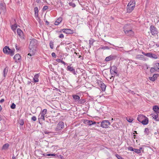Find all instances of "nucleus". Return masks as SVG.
Masks as SVG:
<instances>
[{"label": "nucleus", "instance_id": "f257e3e1", "mask_svg": "<svg viewBox=\"0 0 159 159\" xmlns=\"http://www.w3.org/2000/svg\"><path fill=\"white\" fill-rule=\"evenodd\" d=\"M135 5V2L134 0H132L128 3L127 7V12L130 13L134 10Z\"/></svg>", "mask_w": 159, "mask_h": 159}, {"label": "nucleus", "instance_id": "f03ea898", "mask_svg": "<svg viewBox=\"0 0 159 159\" xmlns=\"http://www.w3.org/2000/svg\"><path fill=\"white\" fill-rule=\"evenodd\" d=\"M3 52L4 53L8 54H10L11 56L14 54L15 50H13L11 49L8 47L5 46L3 49Z\"/></svg>", "mask_w": 159, "mask_h": 159}, {"label": "nucleus", "instance_id": "7ed1b4c3", "mask_svg": "<svg viewBox=\"0 0 159 159\" xmlns=\"http://www.w3.org/2000/svg\"><path fill=\"white\" fill-rule=\"evenodd\" d=\"M37 43L38 41L36 39H32L30 42L29 48L31 50L34 48H35Z\"/></svg>", "mask_w": 159, "mask_h": 159}, {"label": "nucleus", "instance_id": "20e7f679", "mask_svg": "<svg viewBox=\"0 0 159 159\" xmlns=\"http://www.w3.org/2000/svg\"><path fill=\"white\" fill-rule=\"evenodd\" d=\"M47 112V110L46 109H44L40 113V115L39 116L38 119L40 120H45L44 116L46 113Z\"/></svg>", "mask_w": 159, "mask_h": 159}, {"label": "nucleus", "instance_id": "39448f33", "mask_svg": "<svg viewBox=\"0 0 159 159\" xmlns=\"http://www.w3.org/2000/svg\"><path fill=\"white\" fill-rule=\"evenodd\" d=\"M110 125V123L108 120H103L101 124V126L103 128H107Z\"/></svg>", "mask_w": 159, "mask_h": 159}, {"label": "nucleus", "instance_id": "423d86ee", "mask_svg": "<svg viewBox=\"0 0 159 159\" xmlns=\"http://www.w3.org/2000/svg\"><path fill=\"white\" fill-rule=\"evenodd\" d=\"M64 127V123L62 122H59L57 125V126L56 128V131H58Z\"/></svg>", "mask_w": 159, "mask_h": 159}, {"label": "nucleus", "instance_id": "0eeeda50", "mask_svg": "<svg viewBox=\"0 0 159 159\" xmlns=\"http://www.w3.org/2000/svg\"><path fill=\"white\" fill-rule=\"evenodd\" d=\"M150 30L152 34L154 36L157 34V29L153 26H151L150 27Z\"/></svg>", "mask_w": 159, "mask_h": 159}, {"label": "nucleus", "instance_id": "6e6552de", "mask_svg": "<svg viewBox=\"0 0 159 159\" xmlns=\"http://www.w3.org/2000/svg\"><path fill=\"white\" fill-rule=\"evenodd\" d=\"M0 10H2L4 12L6 10V7L5 3L2 1H0Z\"/></svg>", "mask_w": 159, "mask_h": 159}, {"label": "nucleus", "instance_id": "1a4fd4ad", "mask_svg": "<svg viewBox=\"0 0 159 159\" xmlns=\"http://www.w3.org/2000/svg\"><path fill=\"white\" fill-rule=\"evenodd\" d=\"M116 56L111 55L106 57L105 59V60L106 61H108L112 60H114L116 59Z\"/></svg>", "mask_w": 159, "mask_h": 159}, {"label": "nucleus", "instance_id": "9d476101", "mask_svg": "<svg viewBox=\"0 0 159 159\" xmlns=\"http://www.w3.org/2000/svg\"><path fill=\"white\" fill-rule=\"evenodd\" d=\"M70 65V66H67V71H69L70 72H72V73L74 75H76V73L75 71V69L73 67H71L70 65Z\"/></svg>", "mask_w": 159, "mask_h": 159}, {"label": "nucleus", "instance_id": "9b49d317", "mask_svg": "<svg viewBox=\"0 0 159 159\" xmlns=\"http://www.w3.org/2000/svg\"><path fill=\"white\" fill-rule=\"evenodd\" d=\"M125 34L128 36H132L134 35V32L132 29L129 30H126L124 32Z\"/></svg>", "mask_w": 159, "mask_h": 159}, {"label": "nucleus", "instance_id": "f8f14e48", "mask_svg": "<svg viewBox=\"0 0 159 159\" xmlns=\"http://www.w3.org/2000/svg\"><path fill=\"white\" fill-rule=\"evenodd\" d=\"M14 59L16 62L20 61L21 60L20 56L19 54H16L14 57Z\"/></svg>", "mask_w": 159, "mask_h": 159}, {"label": "nucleus", "instance_id": "ddd939ff", "mask_svg": "<svg viewBox=\"0 0 159 159\" xmlns=\"http://www.w3.org/2000/svg\"><path fill=\"white\" fill-rule=\"evenodd\" d=\"M63 32L66 34H71L72 33V30L70 29H64L62 30Z\"/></svg>", "mask_w": 159, "mask_h": 159}, {"label": "nucleus", "instance_id": "4468645a", "mask_svg": "<svg viewBox=\"0 0 159 159\" xmlns=\"http://www.w3.org/2000/svg\"><path fill=\"white\" fill-rule=\"evenodd\" d=\"M99 85L100 87L101 88L102 90L103 91H105L106 89V86L101 81L100 82Z\"/></svg>", "mask_w": 159, "mask_h": 159}, {"label": "nucleus", "instance_id": "2eb2a0df", "mask_svg": "<svg viewBox=\"0 0 159 159\" xmlns=\"http://www.w3.org/2000/svg\"><path fill=\"white\" fill-rule=\"evenodd\" d=\"M147 55V57H149L151 58H154L155 59H157L158 58L157 55L150 53H148V54Z\"/></svg>", "mask_w": 159, "mask_h": 159}, {"label": "nucleus", "instance_id": "dca6fc26", "mask_svg": "<svg viewBox=\"0 0 159 159\" xmlns=\"http://www.w3.org/2000/svg\"><path fill=\"white\" fill-rule=\"evenodd\" d=\"M145 116L143 115H140L138 116L137 120L140 123L142 122Z\"/></svg>", "mask_w": 159, "mask_h": 159}, {"label": "nucleus", "instance_id": "f3484780", "mask_svg": "<svg viewBox=\"0 0 159 159\" xmlns=\"http://www.w3.org/2000/svg\"><path fill=\"white\" fill-rule=\"evenodd\" d=\"M131 27L130 24H127L125 25L123 27V30L124 32H125L126 30H129L131 29Z\"/></svg>", "mask_w": 159, "mask_h": 159}, {"label": "nucleus", "instance_id": "a211bd4d", "mask_svg": "<svg viewBox=\"0 0 159 159\" xmlns=\"http://www.w3.org/2000/svg\"><path fill=\"white\" fill-rule=\"evenodd\" d=\"M62 18L61 17H59L58 18L55 22L54 24L55 25H58L61 22Z\"/></svg>", "mask_w": 159, "mask_h": 159}, {"label": "nucleus", "instance_id": "6ab92c4d", "mask_svg": "<svg viewBox=\"0 0 159 159\" xmlns=\"http://www.w3.org/2000/svg\"><path fill=\"white\" fill-rule=\"evenodd\" d=\"M148 123V118L145 117L144 118L143 120L141 122L143 125H146Z\"/></svg>", "mask_w": 159, "mask_h": 159}, {"label": "nucleus", "instance_id": "aec40b11", "mask_svg": "<svg viewBox=\"0 0 159 159\" xmlns=\"http://www.w3.org/2000/svg\"><path fill=\"white\" fill-rule=\"evenodd\" d=\"M72 97L75 102L78 101L80 99V97L78 95H73Z\"/></svg>", "mask_w": 159, "mask_h": 159}, {"label": "nucleus", "instance_id": "412c9836", "mask_svg": "<svg viewBox=\"0 0 159 159\" xmlns=\"http://www.w3.org/2000/svg\"><path fill=\"white\" fill-rule=\"evenodd\" d=\"M157 77V74H154L152 77H149V79L151 81H154L156 80V78Z\"/></svg>", "mask_w": 159, "mask_h": 159}, {"label": "nucleus", "instance_id": "4be33fe9", "mask_svg": "<svg viewBox=\"0 0 159 159\" xmlns=\"http://www.w3.org/2000/svg\"><path fill=\"white\" fill-rule=\"evenodd\" d=\"M39 76V74H36L34 76V77L33 78V80H34V82L36 83L39 81L38 78Z\"/></svg>", "mask_w": 159, "mask_h": 159}, {"label": "nucleus", "instance_id": "5701e85b", "mask_svg": "<svg viewBox=\"0 0 159 159\" xmlns=\"http://www.w3.org/2000/svg\"><path fill=\"white\" fill-rule=\"evenodd\" d=\"M152 115L153 118L156 119V120L157 121V119L159 118L158 113L155 112L153 114H152Z\"/></svg>", "mask_w": 159, "mask_h": 159}, {"label": "nucleus", "instance_id": "b1692460", "mask_svg": "<svg viewBox=\"0 0 159 159\" xmlns=\"http://www.w3.org/2000/svg\"><path fill=\"white\" fill-rule=\"evenodd\" d=\"M86 124L89 125H92L95 124L96 123L95 122H93V121L90 120H87L86 121Z\"/></svg>", "mask_w": 159, "mask_h": 159}, {"label": "nucleus", "instance_id": "393cba45", "mask_svg": "<svg viewBox=\"0 0 159 159\" xmlns=\"http://www.w3.org/2000/svg\"><path fill=\"white\" fill-rule=\"evenodd\" d=\"M17 32L18 35L20 37H21L23 34V32L20 29L18 28L17 30Z\"/></svg>", "mask_w": 159, "mask_h": 159}, {"label": "nucleus", "instance_id": "a878e982", "mask_svg": "<svg viewBox=\"0 0 159 159\" xmlns=\"http://www.w3.org/2000/svg\"><path fill=\"white\" fill-rule=\"evenodd\" d=\"M110 72L112 76L110 78V79H111L112 78H113L116 74L117 75V72L110 70Z\"/></svg>", "mask_w": 159, "mask_h": 159}, {"label": "nucleus", "instance_id": "bb28decb", "mask_svg": "<svg viewBox=\"0 0 159 159\" xmlns=\"http://www.w3.org/2000/svg\"><path fill=\"white\" fill-rule=\"evenodd\" d=\"M8 71V68L7 67H6L4 70L3 71V75L5 77L7 74Z\"/></svg>", "mask_w": 159, "mask_h": 159}, {"label": "nucleus", "instance_id": "cd10ccee", "mask_svg": "<svg viewBox=\"0 0 159 159\" xmlns=\"http://www.w3.org/2000/svg\"><path fill=\"white\" fill-rule=\"evenodd\" d=\"M34 12H35V16L36 17H37L38 16V12L39 11L38 8L37 7H36L34 8Z\"/></svg>", "mask_w": 159, "mask_h": 159}, {"label": "nucleus", "instance_id": "c85d7f7f", "mask_svg": "<svg viewBox=\"0 0 159 159\" xmlns=\"http://www.w3.org/2000/svg\"><path fill=\"white\" fill-rule=\"evenodd\" d=\"M9 145L8 143H6L4 144L2 146V149L3 150H7L8 148Z\"/></svg>", "mask_w": 159, "mask_h": 159}, {"label": "nucleus", "instance_id": "c756f323", "mask_svg": "<svg viewBox=\"0 0 159 159\" xmlns=\"http://www.w3.org/2000/svg\"><path fill=\"white\" fill-rule=\"evenodd\" d=\"M136 57L137 59L143 60L144 58V56L142 55H138L136 56Z\"/></svg>", "mask_w": 159, "mask_h": 159}, {"label": "nucleus", "instance_id": "7c9ffc66", "mask_svg": "<svg viewBox=\"0 0 159 159\" xmlns=\"http://www.w3.org/2000/svg\"><path fill=\"white\" fill-rule=\"evenodd\" d=\"M153 109L155 112L157 113L158 110L159 109V107L157 106H155L153 107Z\"/></svg>", "mask_w": 159, "mask_h": 159}, {"label": "nucleus", "instance_id": "2f4dec72", "mask_svg": "<svg viewBox=\"0 0 159 159\" xmlns=\"http://www.w3.org/2000/svg\"><path fill=\"white\" fill-rule=\"evenodd\" d=\"M110 68L111 70L114 71L116 72H117L116 71L117 68L116 66H113L111 67Z\"/></svg>", "mask_w": 159, "mask_h": 159}, {"label": "nucleus", "instance_id": "473e14b6", "mask_svg": "<svg viewBox=\"0 0 159 159\" xmlns=\"http://www.w3.org/2000/svg\"><path fill=\"white\" fill-rule=\"evenodd\" d=\"M142 149V148H140V149H135L134 151L135 152L137 153L138 154H139L141 153V149Z\"/></svg>", "mask_w": 159, "mask_h": 159}, {"label": "nucleus", "instance_id": "72a5a7b5", "mask_svg": "<svg viewBox=\"0 0 159 159\" xmlns=\"http://www.w3.org/2000/svg\"><path fill=\"white\" fill-rule=\"evenodd\" d=\"M11 29L13 30H16V28H17V25L16 24H15L14 25H13L11 26Z\"/></svg>", "mask_w": 159, "mask_h": 159}, {"label": "nucleus", "instance_id": "f704fd0d", "mask_svg": "<svg viewBox=\"0 0 159 159\" xmlns=\"http://www.w3.org/2000/svg\"><path fill=\"white\" fill-rule=\"evenodd\" d=\"M144 132L147 135H148L149 134V130L147 128H145V130L144 131Z\"/></svg>", "mask_w": 159, "mask_h": 159}, {"label": "nucleus", "instance_id": "c9c22d12", "mask_svg": "<svg viewBox=\"0 0 159 159\" xmlns=\"http://www.w3.org/2000/svg\"><path fill=\"white\" fill-rule=\"evenodd\" d=\"M50 47L51 49H53L54 47V44L53 42L52 41H51L50 43Z\"/></svg>", "mask_w": 159, "mask_h": 159}, {"label": "nucleus", "instance_id": "e433bc0d", "mask_svg": "<svg viewBox=\"0 0 159 159\" xmlns=\"http://www.w3.org/2000/svg\"><path fill=\"white\" fill-rule=\"evenodd\" d=\"M126 120L128 122L130 123L132 122V121L133 120V118H127Z\"/></svg>", "mask_w": 159, "mask_h": 159}, {"label": "nucleus", "instance_id": "4c0bfd02", "mask_svg": "<svg viewBox=\"0 0 159 159\" xmlns=\"http://www.w3.org/2000/svg\"><path fill=\"white\" fill-rule=\"evenodd\" d=\"M69 4L70 6H72L73 7H74L75 6V4L72 2L69 3Z\"/></svg>", "mask_w": 159, "mask_h": 159}, {"label": "nucleus", "instance_id": "58836bf2", "mask_svg": "<svg viewBox=\"0 0 159 159\" xmlns=\"http://www.w3.org/2000/svg\"><path fill=\"white\" fill-rule=\"evenodd\" d=\"M16 105L14 103H13L11 104V107L12 109H14L16 108Z\"/></svg>", "mask_w": 159, "mask_h": 159}, {"label": "nucleus", "instance_id": "ea45409f", "mask_svg": "<svg viewBox=\"0 0 159 159\" xmlns=\"http://www.w3.org/2000/svg\"><path fill=\"white\" fill-rule=\"evenodd\" d=\"M19 122L20 124L21 125H23L24 124V121L23 120H20Z\"/></svg>", "mask_w": 159, "mask_h": 159}, {"label": "nucleus", "instance_id": "a19ab883", "mask_svg": "<svg viewBox=\"0 0 159 159\" xmlns=\"http://www.w3.org/2000/svg\"><path fill=\"white\" fill-rule=\"evenodd\" d=\"M36 117L35 116H34L31 118V120L35 121L36 120Z\"/></svg>", "mask_w": 159, "mask_h": 159}, {"label": "nucleus", "instance_id": "79ce46f5", "mask_svg": "<svg viewBox=\"0 0 159 159\" xmlns=\"http://www.w3.org/2000/svg\"><path fill=\"white\" fill-rule=\"evenodd\" d=\"M116 156L118 159H124L123 158L121 157L118 154H116Z\"/></svg>", "mask_w": 159, "mask_h": 159}, {"label": "nucleus", "instance_id": "37998d69", "mask_svg": "<svg viewBox=\"0 0 159 159\" xmlns=\"http://www.w3.org/2000/svg\"><path fill=\"white\" fill-rule=\"evenodd\" d=\"M89 44L91 45H92L93 44V43L94 41V40L92 39H91L89 40Z\"/></svg>", "mask_w": 159, "mask_h": 159}, {"label": "nucleus", "instance_id": "c03bdc74", "mask_svg": "<svg viewBox=\"0 0 159 159\" xmlns=\"http://www.w3.org/2000/svg\"><path fill=\"white\" fill-rule=\"evenodd\" d=\"M128 149H129V150H130V151H134V148H133L132 147H129L128 148Z\"/></svg>", "mask_w": 159, "mask_h": 159}, {"label": "nucleus", "instance_id": "a18cd8bd", "mask_svg": "<svg viewBox=\"0 0 159 159\" xmlns=\"http://www.w3.org/2000/svg\"><path fill=\"white\" fill-rule=\"evenodd\" d=\"M101 48L102 49H104V50H105V49H109V47H108V46H106L103 47L102 48Z\"/></svg>", "mask_w": 159, "mask_h": 159}, {"label": "nucleus", "instance_id": "49530a36", "mask_svg": "<svg viewBox=\"0 0 159 159\" xmlns=\"http://www.w3.org/2000/svg\"><path fill=\"white\" fill-rule=\"evenodd\" d=\"M55 155H56V154H54L50 153V154H47L46 155V156H55Z\"/></svg>", "mask_w": 159, "mask_h": 159}, {"label": "nucleus", "instance_id": "de8ad7c7", "mask_svg": "<svg viewBox=\"0 0 159 159\" xmlns=\"http://www.w3.org/2000/svg\"><path fill=\"white\" fill-rule=\"evenodd\" d=\"M33 55H32L31 53H29L28 54V57L29 58H31L32 59V58L31 57V56Z\"/></svg>", "mask_w": 159, "mask_h": 159}, {"label": "nucleus", "instance_id": "09e8293b", "mask_svg": "<svg viewBox=\"0 0 159 159\" xmlns=\"http://www.w3.org/2000/svg\"><path fill=\"white\" fill-rule=\"evenodd\" d=\"M48 8V7L47 6H44L43 7V10H46Z\"/></svg>", "mask_w": 159, "mask_h": 159}, {"label": "nucleus", "instance_id": "8fccbe9b", "mask_svg": "<svg viewBox=\"0 0 159 159\" xmlns=\"http://www.w3.org/2000/svg\"><path fill=\"white\" fill-rule=\"evenodd\" d=\"M59 37L60 38H63L64 37V35L63 34H61L59 35Z\"/></svg>", "mask_w": 159, "mask_h": 159}, {"label": "nucleus", "instance_id": "3c124183", "mask_svg": "<svg viewBox=\"0 0 159 159\" xmlns=\"http://www.w3.org/2000/svg\"><path fill=\"white\" fill-rule=\"evenodd\" d=\"M156 66L157 67L158 69H159V63H157L155 64Z\"/></svg>", "mask_w": 159, "mask_h": 159}, {"label": "nucleus", "instance_id": "603ef678", "mask_svg": "<svg viewBox=\"0 0 159 159\" xmlns=\"http://www.w3.org/2000/svg\"><path fill=\"white\" fill-rule=\"evenodd\" d=\"M142 53L144 55L147 56V57H148V53H145V52H142Z\"/></svg>", "mask_w": 159, "mask_h": 159}, {"label": "nucleus", "instance_id": "864d4df0", "mask_svg": "<svg viewBox=\"0 0 159 159\" xmlns=\"http://www.w3.org/2000/svg\"><path fill=\"white\" fill-rule=\"evenodd\" d=\"M142 53L144 55L147 56V57H148V53H145V52H142Z\"/></svg>", "mask_w": 159, "mask_h": 159}, {"label": "nucleus", "instance_id": "5fc2aeb1", "mask_svg": "<svg viewBox=\"0 0 159 159\" xmlns=\"http://www.w3.org/2000/svg\"><path fill=\"white\" fill-rule=\"evenodd\" d=\"M52 56L53 57H55V56H56L55 53L54 52H52Z\"/></svg>", "mask_w": 159, "mask_h": 159}, {"label": "nucleus", "instance_id": "6e6d98bb", "mask_svg": "<svg viewBox=\"0 0 159 159\" xmlns=\"http://www.w3.org/2000/svg\"><path fill=\"white\" fill-rule=\"evenodd\" d=\"M56 60V61H57V62H61V60L60 59H57Z\"/></svg>", "mask_w": 159, "mask_h": 159}, {"label": "nucleus", "instance_id": "4d7b16f0", "mask_svg": "<svg viewBox=\"0 0 159 159\" xmlns=\"http://www.w3.org/2000/svg\"><path fill=\"white\" fill-rule=\"evenodd\" d=\"M4 99H2L0 100V102L1 103H2L4 102Z\"/></svg>", "mask_w": 159, "mask_h": 159}, {"label": "nucleus", "instance_id": "13d9d810", "mask_svg": "<svg viewBox=\"0 0 159 159\" xmlns=\"http://www.w3.org/2000/svg\"><path fill=\"white\" fill-rule=\"evenodd\" d=\"M61 63H62V64H63L64 65H65L66 64V63L64 61H62V60L61 61Z\"/></svg>", "mask_w": 159, "mask_h": 159}, {"label": "nucleus", "instance_id": "bf43d9fd", "mask_svg": "<svg viewBox=\"0 0 159 159\" xmlns=\"http://www.w3.org/2000/svg\"><path fill=\"white\" fill-rule=\"evenodd\" d=\"M15 47H16V50H19L18 48H17V44H15Z\"/></svg>", "mask_w": 159, "mask_h": 159}, {"label": "nucleus", "instance_id": "052dcab7", "mask_svg": "<svg viewBox=\"0 0 159 159\" xmlns=\"http://www.w3.org/2000/svg\"><path fill=\"white\" fill-rule=\"evenodd\" d=\"M40 1V0H36V2H37V3H39V2Z\"/></svg>", "mask_w": 159, "mask_h": 159}, {"label": "nucleus", "instance_id": "680f3d73", "mask_svg": "<svg viewBox=\"0 0 159 159\" xmlns=\"http://www.w3.org/2000/svg\"><path fill=\"white\" fill-rule=\"evenodd\" d=\"M44 133L45 134H48V133L47 131H45Z\"/></svg>", "mask_w": 159, "mask_h": 159}, {"label": "nucleus", "instance_id": "e2e57ef3", "mask_svg": "<svg viewBox=\"0 0 159 159\" xmlns=\"http://www.w3.org/2000/svg\"><path fill=\"white\" fill-rule=\"evenodd\" d=\"M131 93H132V94H134V92L133 91H130Z\"/></svg>", "mask_w": 159, "mask_h": 159}, {"label": "nucleus", "instance_id": "0e129e2a", "mask_svg": "<svg viewBox=\"0 0 159 159\" xmlns=\"http://www.w3.org/2000/svg\"><path fill=\"white\" fill-rule=\"evenodd\" d=\"M1 110H2V107H1V106L0 105V111H1Z\"/></svg>", "mask_w": 159, "mask_h": 159}, {"label": "nucleus", "instance_id": "69168bd1", "mask_svg": "<svg viewBox=\"0 0 159 159\" xmlns=\"http://www.w3.org/2000/svg\"><path fill=\"white\" fill-rule=\"evenodd\" d=\"M12 159H15V157H13L12 158Z\"/></svg>", "mask_w": 159, "mask_h": 159}, {"label": "nucleus", "instance_id": "338daca9", "mask_svg": "<svg viewBox=\"0 0 159 159\" xmlns=\"http://www.w3.org/2000/svg\"><path fill=\"white\" fill-rule=\"evenodd\" d=\"M62 71H61V72H63V69H62Z\"/></svg>", "mask_w": 159, "mask_h": 159}, {"label": "nucleus", "instance_id": "774afa93", "mask_svg": "<svg viewBox=\"0 0 159 159\" xmlns=\"http://www.w3.org/2000/svg\"><path fill=\"white\" fill-rule=\"evenodd\" d=\"M81 56L80 55V56H79V58H81Z\"/></svg>", "mask_w": 159, "mask_h": 159}]
</instances>
